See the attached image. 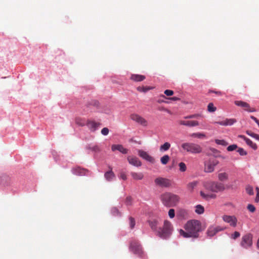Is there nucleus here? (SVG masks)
I'll use <instances>...</instances> for the list:
<instances>
[{
	"instance_id": "nucleus-21",
	"label": "nucleus",
	"mask_w": 259,
	"mask_h": 259,
	"mask_svg": "<svg viewBox=\"0 0 259 259\" xmlns=\"http://www.w3.org/2000/svg\"><path fill=\"white\" fill-rule=\"evenodd\" d=\"M74 174L78 176H83L86 174L87 170L80 167L74 168L72 169Z\"/></svg>"
},
{
	"instance_id": "nucleus-59",
	"label": "nucleus",
	"mask_w": 259,
	"mask_h": 259,
	"mask_svg": "<svg viewBox=\"0 0 259 259\" xmlns=\"http://www.w3.org/2000/svg\"><path fill=\"white\" fill-rule=\"evenodd\" d=\"M157 102L160 103L165 102L162 100L159 99V100H158Z\"/></svg>"
},
{
	"instance_id": "nucleus-23",
	"label": "nucleus",
	"mask_w": 259,
	"mask_h": 259,
	"mask_svg": "<svg viewBox=\"0 0 259 259\" xmlns=\"http://www.w3.org/2000/svg\"><path fill=\"white\" fill-rule=\"evenodd\" d=\"M189 218L188 211L186 209H179V219H187Z\"/></svg>"
},
{
	"instance_id": "nucleus-60",
	"label": "nucleus",
	"mask_w": 259,
	"mask_h": 259,
	"mask_svg": "<svg viewBox=\"0 0 259 259\" xmlns=\"http://www.w3.org/2000/svg\"><path fill=\"white\" fill-rule=\"evenodd\" d=\"M257 247L259 248V238H258V239L257 240Z\"/></svg>"
},
{
	"instance_id": "nucleus-5",
	"label": "nucleus",
	"mask_w": 259,
	"mask_h": 259,
	"mask_svg": "<svg viewBox=\"0 0 259 259\" xmlns=\"http://www.w3.org/2000/svg\"><path fill=\"white\" fill-rule=\"evenodd\" d=\"M182 147L184 150L192 153H199L202 151V148L199 145L194 143H185Z\"/></svg>"
},
{
	"instance_id": "nucleus-2",
	"label": "nucleus",
	"mask_w": 259,
	"mask_h": 259,
	"mask_svg": "<svg viewBox=\"0 0 259 259\" xmlns=\"http://www.w3.org/2000/svg\"><path fill=\"white\" fill-rule=\"evenodd\" d=\"M185 231L180 229L179 233L185 238H198L199 232L201 231L202 225L201 222L197 220L188 221L184 225Z\"/></svg>"
},
{
	"instance_id": "nucleus-12",
	"label": "nucleus",
	"mask_w": 259,
	"mask_h": 259,
	"mask_svg": "<svg viewBox=\"0 0 259 259\" xmlns=\"http://www.w3.org/2000/svg\"><path fill=\"white\" fill-rule=\"evenodd\" d=\"M234 104L237 106L244 108L245 111L249 112H253L256 111L254 108H251L249 104L247 102L242 101H235Z\"/></svg>"
},
{
	"instance_id": "nucleus-8",
	"label": "nucleus",
	"mask_w": 259,
	"mask_h": 259,
	"mask_svg": "<svg viewBox=\"0 0 259 259\" xmlns=\"http://www.w3.org/2000/svg\"><path fill=\"white\" fill-rule=\"evenodd\" d=\"M130 118L132 120L135 121L143 126H146L148 125V121L139 114L135 113L132 114L131 115Z\"/></svg>"
},
{
	"instance_id": "nucleus-43",
	"label": "nucleus",
	"mask_w": 259,
	"mask_h": 259,
	"mask_svg": "<svg viewBox=\"0 0 259 259\" xmlns=\"http://www.w3.org/2000/svg\"><path fill=\"white\" fill-rule=\"evenodd\" d=\"M237 152L241 156H244L247 154V152L242 148H239L237 149Z\"/></svg>"
},
{
	"instance_id": "nucleus-48",
	"label": "nucleus",
	"mask_w": 259,
	"mask_h": 259,
	"mask_svg": "<svg viewBox=\"0 0 259 259\" xmlns=\"http://www.w3.org/2000/svg\"><path fill=\"white\" fill-rule=\"evenodd\" d=\"M109 133V129L107 127H104L101 130V134L104 136H106Z\"/></svg>"
},
{
	"instance_id": "nucleus-32",
	"label": "nucleus",
	"mask_w": 259,
	"mask_h": 259,
	"mask_svg": "<svg viewBox=\"0 0 259 259\" xmlns=\"http://www.w3.org/2000/svg\"><path fill=\"white\" fill-rule=\"evenodd\" d=\"M246 143L251 147L254 150H256L257 149V145L255 143H253L250 139L248 138L246 139Z\"/></svg>"
},
{
	"instance_id": "nucleus-55",
	"label": "nucleus",
	"mask_w": 259,
	"mask_h": 259,
	"mask_svg": "<svg viewBox=\"0 0 259 259\" xmlns=\"http://www.w3.org/2000/svg\"><path fill=\"white\" fill-rule=\"evenodd\" d=\"M238 137L240 138L243 139L245 142L246 141V139H248L247 138H246L245 136H244L243 135H239Z\"/></svg>"
},
{
	"instance_id": "nucleus-52",
	"label": "nucleus",
	"mask_w": 259,
	"mask_h": 259,
	"mask_svg": "<svg viewBox=\"0 0 259 259\" xmlns=\"http://www.w3.org/2000/svg\"><path fill=\"white\" fill-rule=\"evenodd\" d=\"M120 178H121V179L123 180H126V176L125 175V174L124 172H121L120 173Z\"/></svg>"
},
{
	"instance_id": "nucleus-30",
	"label": "nucleus",
	"mask_w": 259,
	"mask_h": 259,
	"mask_svg": "<svg viewBox=\"0 0 259 259\" xmlns=\"http://www.w3.org/2000/svg\"><path fill=\"white\" fill-rule=\"evenodd\" d=\"M170 147V144L168 142H165L160 147V151H165L168 150Z\"/></svg>"
},
{
	"instance_id": "nucleus-62",
	"label": "nucleus",
	"mask_w": 259,
	"mask_h": 259,
	"mask_svg": "<svg viewBox=\"0 0 259 259\" xmlns=\"http://www.w3.org/2000/svg\"><path fill=\"white\" fill-rule=\"evenodd\" d=\"M257 124H258V125L259 126V121L257 122Z\"/></svg>"
},
{
	"instance_id": "nucleus-50",
	"label": "nucleus",
	"mask_w": 259,
	"mask_h": 259,
	"mask_svg": "<svg viewBox=\"0 0 259 259\" xmlns=\"http://www.w3.org/2000/svg\"><path fill=\"white\" fill-rule=\"evenodd\" d=\"M164 93L167 96H171L174 94V92L172 90H166Z\"/></svg>"
},
{
	"instance_id": "nucleus-44",
	"label": "nucleus",
	"mask_w": 259,
	"mask_h": 259,
	"mask_svg": "<svg viewBox=\"0 0 259 259\" xmlns=\"http://www.w3.org/2000/svg\"><path fill=\"white\" fill-rule=\"evenodd\" d=\"M111 212L113 214V215H115V216L118 215L120 214L118 209L116 207H113L112 208Z\"/></svg>"
},
{
	"instance_id": "nucleus-11",
	"label": "nucleus",
	"mask_w": 259,
	"mask_h": 259,
	"mask_svg": "<svg viewBox=\"0 0 259 259\" xmlns=\"http://www.w3.org/2000/svg\"><path fill=\"white\" fill-rule=\"evenodd\" d=\"M252 235L247 234L242 237L241 245L244 248H248L252 245Z\"/></svg>"
},
{
	"instance_id": "nucleus-7",
	"label": "nucleus",
	"mask_w": 259,
	"mask_h": 259,
	"mask_svg": "<svg viewBox=\"0 0 259 259\" xmlns=\"http://www.w3.org/2000/svg\"><path fill=\"white\" fill-rule=\"evenodd\" d=\"M219 164V161L215 158H211L205 162L204 171L211 172L214 171V167Z\"/></svg>"
},
{
	"instance_id": "nucleus-10",
	"label": "nucleus",
	"mask_w": 259,
	"mask_h": 259,
	"mask_svg": "<svg viewBox=\"0 0 259 259\" xmlns=\"http://www.w3.org/2000/svg\"><path fill=\"white\" fill-rule=\"evenodd\" d=\"M154 182L157 186L162 187H168L171 185L170 180L161 177H159L155 179Z\"/></svg>"
},
{
	"instance_id": "nucleus-49",
	"label": "nucleus",
	"mask_w": 259,
	"mask_h": 259,
	"mask_svg": "<svg viewBox=\"0 0 259 259\" xmlns=\"http://www.w3.org/2000/svg\"><path fill=\"white\" fill-rule=\"evenodd\" d=\"M132 200V198L131 196L127 197L125 202V204L128 205H131Z\"/></svg>"
},
{
	"instance_id": "nucleus-39",
	"label": "nucleus",
	"mask_w": 259,
	"mask_h": 259,
	"mask_svg": "<svg viewBox=\"0 0 259 259\" xmlns=\"http://www.w3.org/2000/svg\"><path fill=\"white\" fill-rule=\"evenodd\" d=\"M207 110L209 112H212L216 110V108L214 106L212 103H210L208 105Z\"/></svg>"
},
{
	"instance_id": "nucleus-58",
	"label": "nucleus",
	"mask_w": 259,
	"mask_h": 259,
	"mask_svg": "<svg viewBox=\"0 0 259 259\" xmlns=\"http://www.w3.org/2000/svg\"><path fill=\"white\" fill-rule=\"evenodd\" d=\"M168 99H170V100H177L178 99V98L176 97H171V98H169Z\"/></svg>"
},
{
	"instance_id": "nucleus-26",
	"label": "nucleus",
	"mask_w": 259,
	"mask_h": 259,
	"mask_svg": "<svg viewBox=\"0 0 259 259\" xmlns=\"http://www.w3.org/2000/svg\"><path fill=\"white\" fill-rule=\"evenodd\" d=\"M200 193L201 196L203 198H204L206 200H208L209 199H210V198H215V196H216V195L215 194H205L204 192H203L202 191H201Z\"/></svg>"
},
{
	"instance_id": "nucleus-17",
	"label": "nucleus",
	"mask_w": 259,
	"mask_h": 259,
	"mask_svg": "<svg viewBox=\"0 0 259 259\" xmlns=\"http://www.w3.org/2000/svg\"><path fill=\"white\" fill-rule=\"evenodd\" d=\"M236 119L234 118L231 119H226L221 121H216L214 122V123L219 124L223 126H227V125H232L235 122H236Z\"/></svg>"
},
{
	"instance_id": "nucleus-25",
	"label": "nucleus",
	"mask_w": 259,
	"mask_h": 259,
	"mask_svg": "<svg viewBox=\"0 0 259 259\" xmlns=\"http://www.w3.org/2000/svg\"><path fill=\"white\" fill-rule=\"evenodd\" d=\"M104 177L107 181H110L112 180L115 177V175L111 169L110 170L105 173Z\"/></svg>"
},
{
	"instance_id": "nucleus-42",
	"label": "nucleus",
	"mask_w": 259,
	"mask_h": 259,
	"mask_svg": "<svg viewBox=\"0 0 259 259\" xmlns=\"http://www.w3.org/2000/svg\"><path fill=\"white\" fill-rule=\"evenodd\" d=\"M238 148V146L236 144H233L229 146L227 149L228 151H233L236 149H237Z\"/></svg>"
},
{
	"instance_id": "nucleus-19",
	"label": "nucleus",
	"mask_w": 259,
	"mask_h": 259,
	"mask_svg": "<svg viewBox=\"0 0 259 259\" xmlns=\"http://www.w3.org/2000/svg\"><path fill=\"white\" fill-rule=\"evenodd\" d=\"M86 125L88 126L89 128L93 131H95L100 125V123H97L94 121L88 120L86 122Z\"/></svg>"
},
{
	"instance_id": "nucleus-29",
	"label": "nucleus",
	"mask_w": 259,
	"mask_h": 259,
	"mask_svg": "<svg viewBox=\"0 0 259 259\" xmlns=\"http://www.w3.org/2000/svg\"><path fill=\"white\" fill-rule=\"evenodd\" d=\"M195 212L199 214H202L204 211V208L201 205L198 204L195 206Z\"/></svg>"
},
{
	"instance_id": "nucleus-54",
	"label": "nucleus",
	"mask_w": 259,
	"mask_h": 259,
	"mask_svg": "<svg viewBox=\"0 0 259 259\" xmlns=\"http://www.w3.org/2000/svg\"><path fill=\"white\" fill-rule=\"evenodd\" d=\"M200 115L199 114H193L191 115H189L188 116L185 117V118H197L199 117Z\"/></svg>"
},
{
	"instance_id": "nucleus-14",
	"label": "nucleus",
	"mask_w": 259,
	"mask_h": 259,
	"mask_svg": "<svg viewBox=\"0 0 259 259\" xmlns=\"http://www.w3.org/2000/svg\"><path fill=\"white\" fill-rule=\"evenodd\" d=\"M223 220L232 227H235L237 225V220L234 216L225 215L223 217Z\"/></svg>"
},
{
	"instance_id": "nucleus-27",
	"label": "nucleus",
	"mask_w": 259,
	"mask_h": 259,
	"mask_svg": "<svg viewBox=\"0 0 259 259\" xmlns=\"http://www.w3.org/2000/svg\"><path fill=\"white\" fill-rule=\"evenodd\" d=\"M218 179L220 181L224 182L228 179V175L226 172H222L218 174Z\"/></svg>"
},
{
	"instance_id": "nucleus-53",
	"label": "nucleus",
	"mask_w": 259,
	"mask_h": 259,
	"mask_svg": "<svg viewBox=\"0 0 259 259\" xmlns=\"http://www.w3.org/2000/svg\"><path fill=\"white\" fill-rule=\"evenodd\" d=\"M256 190L257 191V194H256V198L255 199V201L256 202H258L259 201V188L256 187Z\"/></svg>"
},
{
	"instance_id": "nucleus-15",
	"label": "nucleus",
	"mask_w": 259,
	"mask_h": 259,
	"mask_svg": "<svg viewBox=\"0 0 259 259\" xmlns=\"http://www.w3.org/2000/svg\"><path fill=\"white\" fill-rule=\"evenodd\" d=\"M138 154L141 157L152 163L155 162V159L152 156H150L147 152L142 150H139L138 151Z\"/></svg>"
},
{
	"instance_id": "nucleus-38",
	"label": "nucleus",
	"mask_w": 259,
	"mask_h": 259,
	"mask_svg": "<svg viewBox=\"0 0 259 259\" xmlns=\"http://www.w3.org/2000/svg\"><path fill=\"white\" fill-rule=\"evenodd\" d=\"M246 133L248 135H249V136H251V137H253V138H255L256 140L259 141V135H257V134H256L255 133H252V132H251V131H247L246 132Z\"/></svg>"
},
{
	"instance_id": "nucleus-46",
	"label": "nucleus",
	"mask_w": 259,
	"mask_h": 259,
	"mask_svg": "<svg viewBox=\"0 0 259 259\" xmlns=\"http://www.w3.org/2000/svg\"><path fill=\"white\" fill-rule=\"evenodd\" d=\"M247 209L251 212H254L255 211V207L252 204H248L247 205Z\"/></svg>"
},
{
	"instance_id": "nucleus-40",
	"label": "nucleus",
	"mask_w": 259,
	"mask_h": 259,
	"mask_svg": "<svg viewBox=\"0 0 259 259\" xmlns=\"http://www.w3.org/2000/svg\"><path fill=\"white\" fill-rule=\"evenodd\" d=\"M246 191L247 194L250 195H253V187L250 186H247L246 187Z\"/></svg>"
},
{
	"instance_id": "nucleus-56",
	"label": "nucleus",
	"mask_w": 259,
	"mask_h": 259,
	"mask_svg": "<svg viewBox=\"0 0 259 259\" xmlns=\"http://www.w3.org/2000/svg\"><path fill=\"white\" fill-rule=\"evenodd\" d=\"M250 118L253 119L256 123L259 121L256 117L253 116H251Z\"/></svg>"
},
{
	"instance_id": "nucleus-1",
	"label": "nucleus",
	"mask_w": 259,
	"mask_h": 259,
	"mask_svg": "<svg viewBox=\"0 0 259 259\" xmlns=\"http://www.w3.org/2000/svg\"><path fill=\"white\" fill-rule=\"evenodd\" d=\"M151 230L153 231L157 236L161 238L165 239L169 237L172 231L171 223L165 220L162 228L158 227L161 220L159 219H152L147 221Z\"/></svg>"
},
{
	"instance_id": "nucleus-20",
	"label": "nucleus",
	"mask_w": 259,
	"mask_h": 259,
	"mask_svg": "<svg viewBox=\"0 0 259 259\" xmlns=\"http://www.w3.org/2000/svg\"><path fill=\"white\" fill-rule=\"evenodd\" d=\"M180 123L183 125H187L188 126H195L199 125V123L197 121H185L181 120L180 121Z\"/></svg>"
},
{
	"instance_id": "nucleus-47",
	"label": "nucleus",
	"mask_w": 259,
	"mask_h": 259,
	"mask_svg": "<svg viewBox=\"0 0 259 259\" xmlns=\"http://www.w3.org/2000/svg\"><path fill=\"white\" fill-rule=\"evenodd\" d=\"M87 148L89 149L92 150V151H95V152H98V151H100L99 147L98 146H97V145H95V146H94L93 147H92L89 146V147H88Z\"/></svg>"
},
{
	"instance_id": "nucleus-36",
	"label": "nucleus",
	"mask_w": 259,
	"mask_h": 259,
	"mask_svg": "<svg viewBox=\"0 0 259 259\" xmlns=\"http://www.w3.org/2000/svg\"><path fill=\"white\" fill-rule=\"evenodd\" d=\"M75 122L77 124H78L80 126H84L85 125H86V122L79 118H76Z\"/></svg>"
},
{
	"instance_id": "nucleus-41",
	"label": "nucleus",
	"mask_w": 259,
	"mask_h": 259,
	"mask_svg": "<svg viewBox=\"0 0 259 259\" xmlns=\"http://www.w3.org/2000/svg\"><path fill=\"white\" fill-rule=\"evenodd\" d=\"M187 167L186 164L184 162L179 163V170L181 171H185Z\"/></svg>"
},
{
	"instance_id": "nucleus-13",
	"label": "nucleus",
	"mask_w": 259,
	"mask_h": 259,
	"mask_svg": "<svg viewBox=\"0 0 259 259\" xmlns=\"http://www.w3.org/2000/svg\"><path fill=\"white\" fill-rule=\"evenodd\" d=\"M13 183V178L8 175H4L1 177V184L2 186H9Z\"/></svg>"
},
{
	"instance_id": "nucleus-22",
	"label": "nucleus",
	"mask_w": 259,
	"mask_h": 259,
	"mask_svg": "<svg viewBox=\"0 0 259 259\" xmlns=\"http://www.w3.org/2000/svg\"><path fill=\"white\" fill-rule=\"evenodd\" d=\"M145 76L139 74H132L131 76V79L134 81H141L145 79Z\"/></svg>"
},
{
	"instance_id": "nucleus-37",
	"label": "nucleus",
	"mask_w": 259,
	"mask_h": 259,
	"mask_svg": "<svg viewBox=\"0 0 259 259\" xmlns=\"http://www.w3.org/2000/svg\"><path fill=\"white\" fill-rule=\"evenodd\" d=\"M215 142L218 144V145H222L223 146H226L227 145H228V143L224 140H219V139H216L215 140Z\"/></svg>"
},
{
	"instance_id": "nucleus-31",
	"label": "nucleus",
	"mask_w": 259,
	"mask_h": 259,
	"mask_svg": "<svg viewBox=\"0 0 259 259\" xmlns=\"http://www.w3.org/2000/svg\"><path fill=\"white\" fill-rule=\"evenodd\" d=\"M190 136L193 138H197L198 139H203L205 138V134L200 133H193L190 135Z\"/></svg>"
},
{
	"instance_id": "nucleus-9",
	"label": "nucleus",
	"mask_w": 259,
	"mask_h": 259,
	"mask_svg": "<svg viewBox=\"0 0 259 259\" xmlns=\"http://www.w3.org/2000/svg\"><path fill=\"white\" fill-rule=\"evenodd\" d=\"M225 228L219 226H210L207 231V234L209 237L214 236L218 232L223 231Z\"/></svg>"
},
{
	"instance_id": "nucleus-34",
	"label": "nucleus",
	"mask_w": 259,
	"mask_h": 259,
	"mask_svg": "<svg viewBox=\"0 0 259 259\" xmlns=\"http://www.w3.org/2000/svg\"><path fill=\"white\" fill-rule=\"evenodd\" d=\"M128 219H129V225L130 226V228L131 229H133L134 228L135 225H136L135 220L132 217H130Z\"/></svg>"
},
{
	"instance_id": "nucleus-24",
	"label": "nucleus",
	"mask_w": 259,
	"mask_h": 259,
	"mask_svg": "<svg viewBox=\"0 0 259 259\" xmlns=\"http://www.w3.org/2000/svg\"><path fill=\"white\" fill-rule=\"evenodd\" d=\"M131 175L132 178L136 180H141L144 178V175L142 172H132Z\"/></svg>"
},
{
	"instance_id": "nucleus-4",
	"label": "nucleus",
	"mask_w": 259,
	"mask_h": 259,
	"mask_svg": "<svg viewBox=\"0 0 259 259\" xmlns=\"http://www.w3.org/2000/svg\"><path fill=\"white\" fill-rule=\"evenodd\" d=\"M205 188L211 192L218 193L225 190L224 184L216 182H209L204 185Z\"/></svg>"
},
{
	"instance_id": "nucleus-28",
	"label": "nucleus",
	"mask_w": 259,
	"mask_h": 259,
	"mask_svg": "<svg viewBox=\"0 0 259 259\" xmlns=\"http://www.w3.org/2000/svg\"><path fill=\"white\" fill-rule=\"evenodd\" d=\"M198 182L193 181L189 183L187 185V189L190 192H192L194 189L197 186Z\"/></svg>"
},
{
	"instance_id": "nucleus-35",
	"label": "nucleus",
	"mask_w": 259,
	"mask_h": 259,
	"mask_svg": "<svg viewBox=\"0 0 259 259\" xmlns=\"http://www.w3.org/2000/svg\"><path fill=\"white\" fill-rule=\"evenodd\" d=\"M152 89V88L149 87H139L137 88V90L141 92H146Z\"/></svg>"
},
{
	"instance_id": "nucleus-51",
	"label": "nucleus",
	"mask_w": 259,
	"mask_h": 259,
	"mask_svg": "<svg viewBox=\"0 0 259 259\" xmlns=\"http://www.w3.org/2000/svg\"><path fill=\"white\" fill-rule=\"evenodd\" d=\"M240 233L237 232V231H235L234 234H233L232 235V238L234 239H236V238H237L238 237H239L240 236Z\"/></svg>"
},
{
	"instance_id": "nucleus-61",
	"label": "nucleus",
	"mask_w": 259,
	"mask_h": 259,
	"mask_svg": "<svg viewBox=\"0 0 259 259\" xmlns=\"http://www.w3.org/2000/svg\"><path fill=\"white\" fill-rule=\"evenodd\" d=\"M160 96H161V97H162V98H165V97L164 95H161Z\"/></svg>"
},
{
	"instance_id": "nucleus-16",
	"label": "nucleus",
	"mask_w": 259,
	"mask_h": 259,
	"mask_svg": "<svg viewBox=\"0 0 259 259\" xmlns=\"http://www.w3.org/2000/svg\"><path fill=\"white\" fill-rule=\"evenodd\" d=\"M127 159L129 163L132 165L136 167H139L142 165V163L140 160L136 156H129L127 157Z\"/></svg>"
},
{
	"instance_id": "nucleus-3",
	"label": "nucleus",
	"mask_w": 259,
	"mask_h": 259,
	"mask_svg": "<svg viewBox=\"0 0 259 259\" xmlns=\"http://www.w3.org/2000/svg\"><path fill=\"white\" fill-rule=\"evenodd\" d=\"M160 199L163 204L167 206H172L176 205L178 198L176 195L170 193H165L160 196Z\"/></svg>"
},
{
	"instance_id": "nucleus-45",
	"label": "nucleus",
	"mask_w": 259,
	"mask_h": 259,
	"mask_svg": "<svg viewBox=\"0 0 259 259\" xmlns=\"http://www.w3.org/2000/svg\"><path fill=\"white\" fill-rule=\"evenodd\" d=\"M168 216L170 219H172L175 216V211L174 209H170L168 211Z\"/></svg>"
},
{
	"instance_id": "nucleus-33",
	"label": "nucleus",
	"mask_w": 259,
	"mask_h": 259,
	"mask_svg": "<svg viewBox=\"0 0 259 259\" xmlns=\"http://www.w3.org/2000/svg\"><path fill=\"white\" fill-rule=\"evenodd\" d=\"M169 160V157L167 155H165L160 158V161L162 164L165 165Z\"/></svg>"
},
{
	"instance_id": "nucleus-18",
	"label": "nucleus",
	"mask_w": 259,
	"mask_h": 259,
	"mask_svg": "<svg viewBox=\"0 0 259 259\" xmlns=\"http://www.w3.org/2000/svg\"><path fill=\"white\" fill-rule=\"evenodd\" d=\"M111 150L112 151L118 150L123 154H126L128 152V150L124 148L121 145H112L111 146Z\"/></svg>"
},
{
	"instance_id": "nucleus-6",
	"label": "nucleus",
	"mask_w": 259,
	"mask_h": 259,
	"mask_svg": "<svg viewBox=\"0 0 259 259\" xmlns=\"http://www.w3.org/2000/svg\"><path fill=\"white\" fill-rule=\"evenodd\" d=\"M130 249L134 254L142 256L143 254L142 247L137 241L134 240L131 243Z\"/></svg>"
},
{
	"instance_id": "nucleus-57",
	"label": "nucleus",
	"mask_w": 259,
	"mask_h": 259,
	"mask_svg": "<svg viewBox=\"0 0 259 259\" xmlns=\"http://www.w3.org/2000/svg\"><path fill=\"white\" fill-rule=\"evenodd\" d=\"M209 92H212V93H214L218 95H222V94L221 92L220 91H210Z\"/></svg>"
}]
</instances>
